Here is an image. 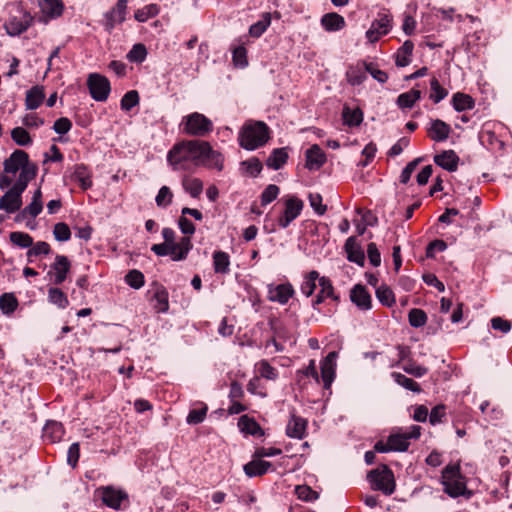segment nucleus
Instances as JSON below:
<instances>
[{
	"instance_id": "24",
	"label": "nucleus",
	"mask_w": 512,
	"mask_h": 512,
	"mask_svg": "<svg viewBox=\"0 0 512 512\" xmlns=\"http://www.w3.org/2000/svg\"><path fill=\"white\" fill-rule=\"evenodd\" d=\"M307 421L296 415H292L286 427V434L291 438L302 439L306 434Z\"/></svg>"
},
{
	"instance_id": "4",
	"label": "nucleus",
	"mask_w": 512,
	"mask_h": 512,
	"mask_svg": "<svg viewBox=\"0 0 512 512\" xmlns=\"http://www.w3.org/2000/svg\"><path fill=\"white\" fill-rule=\"evenodd\" d=\"M29 155L24 150H15L3 162V172L0 173V189L9 188L15 181L19 170L27 164Z\"/></svg>"
},
{
	"instance_id": "16",
	"label": "nucleus",
	"mask_w": 512,
	"mask_h": 512,
	"mask_svg": "<svg viewBox=\"0 0 512 512\" xmlns=\"http://www.w3.org/2000/svg\"><path fill=\"white\" fill-rule=\"evenodd\" d=\"M32 19L29 13H22L20 17L13 16L5 23V29L9 35H19L27 30L31 25Z\"/></svg>"
},
{
	"instance_id": "60",
	"label": "nucleus",
	"mask_w": 512,
	"mask_h": 512,
	"mask_svg": "<svg viewBox=\"0 0 512 512\" xmlns=\"http://www.w3.org/2000/svg\"><path fill=\"white\" fill-rule=\"evenodd\" d=\"M139 103V94L136 90L128 91L121 99V109L125 111L131 110Z\"/></svg>"
},
{
	"instance_id": "13",
	"label": "nucleus",
	"mask_w": 512,
	"mask_h": 512,
	"mask_svg": "<svg viewBox=\"0 0 512 512\" xmlns=\"http://www.w3.org/2000/svg\"><path fill=\"white\" fill-rule=\"evenodd\" d=\"M71 263L69 259L64 255H57L54 263L51 265L49 275L53 277V283L55 285L62 284L70 270Z\"/></svg>"
},
{
	"instance_id": "49",
	"label": "nucleus",
	"mask_w": 512,
	"mask_h": 512,
	"mask_svg": "<svg viewBox=\"0 0 512 512\" xmlns=\"http://www.w3.org/2000/svg\"><path fill=\"white\" fill-rule=\"evenodd\" d=\"M259 376L267 380H276L278 377L277 370L272 367L267 360H261L256 364Z\"/></svg>"
},
{
	"instance_id": "62",
	"label": "nucleus",
	"mask_w": 512,
	"mask_h": 512,
	"mask_svg": "<svg viewBox=\"0 0 512 512\" xmlns=\"http://www.w3.org/2000/svg\"><path fill=\"white\" fill-rule=\"evenodd\" d=\"M126 283L134 289H139L144 285V275L138 270H131L125 276Z\"/></svg>"
},
{
	"instance_id": "38",
	"label": "nucleus",
	"mask_w": 512,
	"mask_h": 512,
	"mask_svg": "<svg viewBox=\"0 0 512 512\" xmlns=\"http://www.w3.org/2000/svg\"><path fill=\"white\" fill-rule=\"evenodd\" d=\"M288 159V153L284 148L273 150L272 154L268 157L266 165L274 170L280 169Z\"/></svg>"
},
{
	"instance_id": "8",
	"label": "nucleus",
	"mask_w": 512,
	"mask_h": 512,
	"mask_svg": "<svg viewBox=\"0 0 512 512\" xmlns=\"http://www.w3.org/2000/svg\"><path fill=\"white\" fill-rule=\"evenodd\" d=\"M420 435L421 427L419 425H412L406 431L399 429L398 431L391 433L388 436V441L390 443L392 451L405 452L408 450L410 446V440H416L420 437Z\"/></svg>"
},
{
	"instance_id": "25",
	"label": "nucleus",
	"mask_w": 512,
	"mask_h": 512,
	"mask_svg": "<svg viewBox=\"0 0 512 512\" xmlns=\"http://www.w3.org/2000/svg\"><path fill=\"white\" fill-rule=\"evenodd\" d=\"M366 68L365 61H361L356 63L355 65H351L348 67L346 71V79L349 84L352 86H357L362 84L366 79Z\"/></svg>"
},
{
	"instance_id": "36",
	"label": "nucleus",
	"mask_w": 512,
	"mask_h": 512,
	"mask_svg": "<svg viewBox=\"0 0 512 512\" xmlns=\"http://www.w3.org/2000/svg\"><path fill=\"white\" fill-rule=\"evenodd\" d=\"M104 17V28L110 33L117 24L125 21L126 13L112 8L110 11L105 13Z\"/></svg>"
},
{
	"instance_id": "32",
	"label": "nucleus",
	"mask_w": 512,
	"mask_h": 512,
	"mask_svg": "<svg viewBox=\"0 0 512 512\" xmlns=\"http://www.w3.org/2000/svg\"><path fill=\"white\" fill-rule=\"evenodd\" d=\"M71 179L78 183L83 190H87L92 186L91 174L83 165L75 166Z\"/></svg>"
},
{
	"instance_id": "33",
	"label": "nucleus",
	"mask_w": 512,
	"mask_h": 512,
	"mask_svg": "<svg viewBox=\"0 0 512 512\" xmlns=\"http://www.w3.org/2000/svg\"><path fill=\"white\" fill-rule=\"evenodd\" d=\"M153 307L158 313L167 312L169 309L168 292L163 286H157L153 294Z\"/></svg>"
},
{
	"instance_id": "47",
	"label": "nucleus",
	"mask_w": 512,
	"mask_h": 512,
	"mask_svg": "<svg viewBox=\"0 0 512 512\" xmlns=\"http://www.w3.org/2000/svg\"><path fill=\"white\" fill-rule=\"evenodd\" d=\"M9 238L12 244L20 248H29L33 245V238L25 232H11Z\"/></svg>"
},
{
	"instance_id": "27",
	"label": "nucleus",
	"mask_w": 512,
	"mask_h": 512,
	"mask_svg": "<svg viewBox=\"0 0 512 512\" xmlns=\"http://www.w3.org/2000/svg\"><path fill=\"white\" fill-rule=\"evenodd\" d=\"M321 25L328 32H335L343 29L346 25L345 19L335 12L326 13L321 17Z\"/></svg>"
},
{
	"instance_id": "10",
	"label": "nucleus",
	"mask_w": 512,
	"mask_h": 512,
	"mask_svg": "<svg viewBox=\"0 0 512 512\" xmlns=\"http://www.w3.org/2000/svg\"><path fill=\"white\" fill-rule=\"evenodd\" d=\"M392 17L386 12H380L366 31V38L370 43L377 42L382 36L389 33L392 28Z\"/></svg>"
},
{
	"instance_id": "7",
	"label": "nucleus",
	"mask_w": 512,
	"mask_h": 512,
	"mask_svg": "<svg viewBox=\"0 0 512 512\" xmlns=\"http://www.w3.org/2000/svg\"><path fill=\"white\" fill-rule=\"evenodd\" d=\"M367 479L372 489L381 491L385 495H391L395 491V479L392 470L387 465H381L371 470Z\"/></svg>"
},
{
	"instance_id": "41",
	"label": "nucleus",
	"mask_w": 512,
	"mask_h": 512,
	"mask_svg": "<svg viewBox=\"0 0 512 512\" xmlns=\"http://www.w3.org/2000/svg\"><path fill=\"white\" fill-rule=\"evenodd\" d=\"M343 121L348 126H358L363 121V113L360 109L344 107L342 112Z\"/></svg>"
},
{
	"instance_id": "61",
	"label": "nucleus",
	"mask_w": 512,
	"mask_h": 512,
	"mask_svg": "<svg viewBox=\"0 0 512 512\" xmlns=\"http://www.w3.org/2000/svg\"><path fill=\"white\" fill-rule=\"evenodd\" d=\"M53 235L57 241H68L71 237V231L66 223L59 222L54 225Z\"/></svg>"
},
{
	"instance_id": "6",
	"label": "nucleus",
	"mask_w": 512,
	"mask_h": 512,
	"mask_svg": "<svg viewBox=\"0 0 512 512\" xmlns=\"http://www.w3.org/2000/svg\"><path fill=\"white\" fill-rule=\"evenodd\" d=\"M180 126L185 134L198 137H204L213 130L212 121L198 112L184 116Z\"/></svg>"
},
{
	"instance_id": "2",
	"label": "nucleus",
	"mask_w": 512,
	"mask_h": 512,
	"mask_svg": "<svg viewBox=\"0 0 512 512\" xmlns=\"http://www.w3.org/2000/svg\"><path fill=\"white\" fill-rule=\"evenodd\" d=\"M201 140H184L176 143L167 154V161L175 171H194L200 166Z\"/></svg>"
},
{
	"instance_id": "58",
	"label": "nucleus",
	"mask_w": 512,
	"mask_h": 512,
	"mask_svg": "<svg viewBox=\"0 0 512 512\" xmlns=\"http://www.w3.org/2000/svg\"><path fill=\"white\" fill-rule=\"evenodd\" d=\"M207 410L208 408L206 405H202L201 408L190 410L186 418L187 423L190 425L202 423L206 417Z\"/></svg>"
},
{
	"instance_id": "53",
	"label": "nucleus",
	"mask_w": 512,
	"mask_h": 512,
	"mask_svg": "<svg viewBox=\"0 0 512 512\" xmlns=\"http://www.w3.org/2000/svg\"><path fill=\"white\" fill-rule=\"evenodd\" d=\"M431 86V94L430 99L433 100L434 103H439L443 100L448 92L445 88H443L436 77H433L430 81Z\"/></svg>"
},
{
	"instance_id": "35",
	"label": "nucleus",
	"mask_w": 512,
	"mask_h": 512,
	"mask_svg": "<svg viewBox=\"0 0 512 512\" xmlns=\"http://www.w3.org/2000/svg\"><path fill=\"white\" fill-rule=\"evenodd\" d=\"M319 279H321L319 273L315 270L310 271L308 274L304 276L303 282L301 283L300 290L306 296L310 297L316 287L317 283H319Z\"/></svg>"
},
{
	"instance_id": "46",
	"label": "nucleus",
	"mask_w": 512,
	"mask_h": 512,
	"mask_svg": "<svg viewBox=\"0 0 512 512\" xmlns=\"http://www.w3.org/2000/svg\"><path fill=\"white\" fill-rule=\"evenodd\" d=\"M377 299L385 306L391 307L395 303L393 291L385 284L376 288Z\"/></svg>"
},
{
	"instance_id": "31",
	"label": "nucleus",
	"mask_w": 512,
	"mask_h": 512,
	"mask_svg": "<svg viewBox=\"0 0 512 512\" xmlns=\"http://www.w3.org/2000/svg\"><path fill=\"white\" fill-rule=\"evenodd\" d=\"M272 464L268 461L252 460L244 465V472L248 477L261 476L268 472Z\"/></svg>"
},
{
	"instance_id": "48",
	"label": "nucleus",
	"mask_w": 512,
	"mask_h": 512,
	"mask_svg": "<svg viewBox=\"0 0 512 512\" xmlns=\"http://www.w3.org/2000/svg\"><path fill=\"white\" fill-rule=\"evenodd\" d=\"M159 13V7L156 4H149L141 9H138L134 18L138 22H146L148 19L155 17Z\"/></svg>"
},
{
	"instance_id": "34",
	"label": "nucleus",
	"mask_w": 512,
	"mask_h": 512,
	"mask_svg": "<svg viewBox=\"0 0 512 512\" xmlns=\"http://www.w3.org/2000/svg\"><path fill=\"white\" fill-rule=\"evenodd\" d=\"M413 48H414L413 42L410 40H407L398 49L396 56H395V62L398 67H405L410 64Z\"/></svg>"
},
{
	"instance_id": "11",
	"label": "nucleus",
	"mask_w": 512,
	"mask_h": 512,
	"mask_svg": "<svg viewBox=\"0 0 512 512\" xmlns=\"http://www.w3.org/2000/svg\"><path fill=\"white\" fill-rule=\"evenodd\" d=\"M284 211L278 218L281 228H287L301 213L304 203L295 196L288 197L284 202Z\"/></svg>"
},
{
	"instance_id": "30",
	"label": "nucleus",
	"mask_w": 512,
	"mask_h": 512,
	"mask_svg": "<svg viewBox=\"0 0 512 512\" xmlns=\"http://www.w3.org/2000/svg\"><path fill=\"white\" fill-rule=\"evenodd\" d=\"M40 8L47 18L53 19L62 15L64 4L61 0H42Z\"/></svg>"
},
{
	"instance_id": "18",
	"label": "nucleus",
	"mask_w": 512,
	"mask_h": 512,
	"mask_svg": "<svg viewBox=\"0 0 512 512\" xmlns=\"http://www.w3.org/2000/svg\"><path fill=\"white\" fill-rule=\"evenodd\" d=\"M450 132V125L440 119L432 120L430 127L427 129L428 136L435 142L447 140Z\"/></svg>"
},
{
	"instance_id": "55",
	"label": "nucleus",
	"mask_w": 512,
	"mask_h": 512,
	"mask_svg": "<svg viewBox=\"0 0 512 512\" xmlns=\"http://www.w3.org/2000/svg\"><path fill=\"white\" fill-rule=\"evenodd\" d=\"M51 251L50 245L45 241H39L31 246L27 252L28 260L31 262L33 257L48 255Z\"/></svg>"
},
{
	"instance_id": "40",
	"label": "nucleus",
	"mask_w": 512,
	"mask_h": 512,
	"mask_svg": "<svg viewBox=\"0 0 512 512\" xmlns=\"http://www.w3.org/2000/svg\"><path fill=\"white\" fill-rule=\"evenodd\" d=\"M184 190L193 198H197L203 191V183L198 178L185 177L182 181Z\"/></svg>"
},
{
	"instance_id": "28",
	"label": "nucleus",
	"mask_w": 512,
	"mask_h": 512,
	"mask_svg": "<svg viewBox=\"0 0 512 512\" xmlns=\"http://www.w3.org/2000/svg\"><path fill=\"white\" fill-rule=\"evenodd\" d=\"M45 99V92L42 86H33L26 92L25 106L28 110L37 109Z\"/></svg>"
},
{
	"instance_id": "17",
	"label": "nucleus",
	"mask_w": 512,
	"mask_h": 512,
	"mask_svg": "<svg viewBox=\"0 0 512 512\" xmlns=\"http://www.w3.org/2000/svg\"><path fill=\"white\" fill-rule=\"evenodd\" d=\"M344 250L347 254V259L350 262H354L360 266L364 265L365 255L360 244L357 242L355 236H350L344 245Z\"/></svg>"
},
{
	"instance_id": "5",
	"label": "nucleus",
	"mask_w": 512,
	"mask_h": 512,
	"mask_svg": "<svg viewBox=\"0 0 512 512\" xmlns=\"http://www.w3.org/2000/svg\"><path fill=\"white\" fill-rule=\"evenodd\" d=\"M441 483L444 486V492L452 498L462 496L467 491L459 464H449L443 469Z\"/></svg>"
},
{
	"instance_id": "59",
	"label": "nucleus",
	"mask_w": 512,
	"mask_h": 512,
	"mask_svg": "<svg viewBox=\"0 0 512 512\" xmlns=\"http://www.w3.org/2000/svg\"><path fill=\"white\" fill-rule=\"evenodd\" d=\"M238 425L240 426L241 430L246 432L250 435H256L258 431L261 430L260 426L256 421L253 419L248 418L247 416H242L239 419Z\"/></svg>"
},
{
	"instance_id": "63",
	"label": "nucleus",
	"mask_w": 512,
	"mask_h": 512,
	"mask_svg": "<svg viewBox=\"0 0 512 512\" xmlns=\"http://www.w3.org/2000/svg\"><path fill=\"white\" fill-rule=\"evenodd\" d=\"M366 73H369L379 83H385L388 80L386 72L380 70L373 62L365 61Z\"/></svg>"
},
{
	"instance_id": "42",
	"label": "nucleus",
	"mask_w": 512,
	"mask_h": 512,
	"mask_svg": "<svg viewBox=\"0 0 512 512\" xmlns=\"http://www.w3.org/2000/svg\"><path fill=\"white\" fill-rule=\"evenodd\" d=\"M452 104L455 110L465 111L474 107V100L467 94L456 93L453 95Z\"/></svg>"
},
{
	"instance_id": "23",
	"label": "nucleus",
	"mask_w": 512,
	"mask_h": 512,
	"mask_svg": "<svg viewBox=\"0 0 512 512\" xmlns=\"http://www.w3.org/2000/svg\"><path fill=\"white\" fill-rule=\"evenodd\" d=\"M434 162L443 169L453 172L457 170L459 157L453 150H446L436 155Z\"/></svg>"
},
{
	"instance_id": "50",
	"label": "nucleus",
	"mask_w": 512,
	"mask_h": 512,
	"mask_svg": "<svg viewBox=\"0 0 512 512\" xmlns=\"http://www.w3.org/2000/svg\"><path fill=\"white\" fill-rule=\"evenodd\" d=\"M18 301L12 293H4L0 297V309L5 314H10L16 310Z\"/></svg>"
},
{
	"instance_id": "52",
	"label": "nucleus",
	"mask_w": 512,
	"mask_h": 512,
	"mask_svg": "<svg viewBox=\"0 0 512 512\" xmlns=\"http://www.w3.org/2000/svg\"><path fill=\"white\" fill-rule=\"evenodd\" d=\"M147 56V49L144 44H135L127 54V59L130 62L141 63Z\"/></svg>"
},
{
	"instance_id": "1",
	"label": "nucleus",
	"mask_w": 512,
	"mask_h": 512,
	"mask_svg": "<svg viewBox=\"0 0 512 512\" xmlns=\"http://www.w3.org/2000/svg\"><path fill=\"white\" fill-rule=\"evenodd\" d=\"M38 172V167L34 162L27 160L19 170L13 184L7 188L5 194L0 198V210L12 214L22 207V194L26 190L28 183L33 180Z\"/></svg>"
},
{
	"instance_id": "12",
	"label": "nucleus",
	"mask_w": 512,
	"mask_h": 512,
	"mask_svg": "<svg viewBox=\"0 0 512 512\" xmlns=\"http://www.w3.org/2000/svg\"><path fill=\"white\" fill-rule=\"evenodd\" d=\"M201 146L203 153L201 154L200 165L222 171L224 168L223 155L220 152L213 150L211 145L206 141H202Z\"/></svg>"
},
{
	"instance_id": "54",
	"label": "nucleus",
	"mask_w": 512,
	"mask_h": 512,
	"mask_svg": "<svg viewBox=\"0 0 512 512\" xmlns=\"http://www.w3.org/2000/svg\"><path fill=\"white\" fill-rule=\"evenodd\" d=\"M11 138L20 146H28L32 143L29 133L22 127H16L11 131Z\"/></svg>"
},
{
	"instance_id": "15",
	"label": "nucleus",
	"mask_w": 512,
	"mask_h": 512,
	"mask_svg": "<svg viewBox=\"0 0 512 512\" xmlns=\"http://www.w3.org/2000/svg\"><path fill=\"white\" fill-rule=\"evenodd\" d=\"M336 358L337 352L332 351L321 362V378L326 389L330 388L335 378Z\"/></svg>"
},
{
	"instance_id": "29",
	"label": "nucleus",
	"mask_w": 512,
	"mask_h": 512,
	"mask_svg": "<svg viewBox=\"0 0 512 512\" xmlns=\"http://www.w3.org/2000/svg\"><path fill=\"white\" fill-rule=\"evenodd\" d=\"M43 209V202H42V191L40 188L36 189L32 201L29 205H27L20 213L19 216L22 218L29 215L32 218L37 217Z\"/></svg>"
},
{
	"instance_id": "51",
	"label": "nucleus",
	"mask_w": 512,
	"mask_h": 512,
	"mask_svg": "<svg viewBox=\"0 0 512 512\" xmlns=\"http://www.w3.org/2000/svg\"><path fill=\"white\" fill-rule=\"evenodd\" d=\"M408 320L412 327L419 328L426 324L427 315L422 309L413 308L409 311Z\"/></svg>"
},
{
	"instance_id": "22",
	"label": "nucleus",
	"mask_w": 512,
	"mask_h": 512,
	"mask_svg": "<svg viewBox=\"0 0 512 512\" xmlns=\"http://www.w3.org/2000/svg\"><path fill=\"white\" fill-rule=\"evenodd\" d=\"M192 247L190 237H182L179 242L171 245L169 255L173 261L184 260Z\"/></svg>"
},
{
	"instance_id": "37",
	"label": "nucleus",
	"mask_w": 512,
	"mask_h": 512,
	"mask_svg": "<svg viewBox=\"0 0 512 512\" xmlns=\"http://www.w3.org/2000/svg\"><path fill=\"white\" fill-rule=\"evenodd\" d=\"M230 257L224 251H215L213 253V267L215 273L227 274L229 272Z\"/></svg>"
},
{
	"instance_id": "56",
	"label": "nucleus",
	"mask_w": 512,
	"mask_h": 512,
	"mask_svg": "<svg viewBox=\"0 0 512 512\" xmlns=\"http://www.w3.org/2000/svg\"><path fill=\"white\" fill-rule=\"evenodd\" d=\"M241 166L244 168L245 173L252 177L258 176L262 171L261 162L259 161V159L254 157L241 162Z\"/></svg>"
},
{
	"instance_id": "64",
	"label": "nucleus",
	"mask_w": 512,
	"mask_h": 512,
	"mask_svg": "<svg viewBox=\"0 0 512 512\" xmlns=\"http://www.w3.org/2000/svg\"><path fill=\"white\" fill-rule=\"evenodd\" d=\"M173 198V194L169 187L162 186L158 191V194L155 198L156 204L159 207H167L171 204Z\"/></svg>"
},
{
	"instance_id": "45",
	"label": "nucleus",
	"mask_w": 512,
	"mask_h": 512,
	"mask_svg": "<svg viewBox=\"0 0 512 512\" xmlns=\"http://www.w3.org/2000/svg\"><path fill=\"white\" fill-rule=\"evenodd\" d=\"M391 376L398 385L404 387L405 389L416 392V393L421 392L420 385L417 382H415L413 379L408 378L405 375L398 373V372H393L391 374Z\"/></svg>"
},
{
	"instance_id": "39",
	"label": "nucleus",
	"mask_w": 512,
	"mask_h": 512,
	"mask_svg": "<svg viewBox=\"0 0 512 512\" xmlns=\"http://www.w3.org/2000/svg\"><path fill=\"white\" fill-rule=\"evenodd\" d=\"M420 98L421 91L413 88L408 92L400 94L397 98V104L400 108H411Z\"/></svg>"
},
{
	"instance_id": "14",
	"label": "nucleus",
	"mask_w": 512,
	"mask_h": 512,
	"mask_svg": "<svg viewBox=\"0 0 512 512\" xmlns=\"http://www.w3.org/2000/svg\"><path fill=\"white\" fill-rule=\"evenodd\" d=\"M98 492L101 494L103 503L115 510L119 509L121 502L127 499V494L124 491L111 486L101 487Z\"/></svg>"
},
{
	"instance_id": "21",
	"label": "nucleus",
	"mask_w": 512,
	"mask_h": 512,
	"mask_svg": "<svg viewBox=\"0 0 512 512\" xmlns=\"http://www.w3.org/2000/svg\"><path fill=\"white\" fill-rule=\"evenodd\" d=\"M293 294L294 289L290 283L280 284L269 289V299L280 304H286Z\"/></svg>"
},
{
	"instance_id": "19",
	"label": "nucleus",
	"mask_w": 512,
	"mask_h": 512,
	"mask_svg": "<svg viewBox=\"0 0 512 512\" xmlns=\"http://www.w3.org/2000/svg\"><path fill=\"white\" fill-rule=\"evenodd\" d=\"M306 168L318 170L326 162V156L318 145H313L306 151Z\"/></svg>"
},
{
	"instance_id": "9",
	"label": "nucleus",
	"mask_w": 512,
	"mask_h": 512,
	"mask_svg": "<svg viewBox=\"0 0 512 512\" xmlns=\"http://www.w3.org/2000/svg\"><path fill=\"white\" fill-rule=\"evenodd\" d=\"M87 86L91 97L99 102L106 101L111 91L109 80L97 73H92L88 76Z\"/></svg>"
},
{
	"instance_id": "26",
	"label": "nucleus",
	"mask_w": 512,
	"mask_h": 512,
	"mask_svg": "<svg viewBox=\"0 0 512 512\" xmlns=\"http://www.w3.org/2000/svg\"><path fill=\"white\" fill-rule=\"evenodd\" d=\"M64 427L60 422L47 421L43 428V438L51 443L59 442L64 436Z\"/></svg>"
},
{
	"instance_id": "57",
	"label": "nucleus",
	"mask_w": 512,
	"mask_h": 512,
	"mask_svg": "<svg viewBox=\"0 0 512 512\" xmlns=\"http://www.w3.org/2000/svg\"><path fill=\"white\" fill-rule=\"evenodd\" d=\"M320 291L319 294L323 295V297L326 298H332L335 301H338V296L334 294V288L329 278L323 276L321 279H319V285Z\"/></svg>"
},
{
	"instance_id": "3",
	"label": "nucleus",
	"mask_w": 512,
	"mask_h": 512,
	"mask_svg": "<svg viewBox=\"0 0 512 512\" xmlns=\"http://www.w3.org/2000/svg\"><path fill=\"white\" fill-rule=\"evenodd\" d=\"M269 128L262 121H247L239 132V144L246 150H255L269 140Z\"/></svg>"
},
{
	"instance_id": "20",
	"label": "nucleus",
	"mask_w": 512,
	"mask_h": 512,
	"mask_svg": "<svg viewBox=\"0 0 512 512\" xmlns=\"http://www.w3.org/2000/svg\"><path fill=\"white\" fill-rule=\"evenodd\" d=\"M351 301L360 309L371 308V295L363 285H355L350 293Z\"/></svg>"
},
{
	"instance_id": "43",
	"label": "nucleus",
	"mask_w": 512,
	"mask_h": 512,
	"mask_svg": "<svg viewBox=\"0 0 512 512\" xmlns=\"http://www.w3.org/2000/svg\"><path fill=\"white\" fill-rule=\"evenodd\" d=\"M271 23V14L266 12L262 15L261 20L254 23L249 28V34L252 37L258 38L260 37L270 26Z\"/></svg>"
},
{
	"instance_id": "44",
	"label": "nucleus",
	"mask_w": 512,
	"mask_h": 512,
	"mask_svg": "<svg viewBox=\"0 0 512 512\" xmlns=\"http://www.w3.org/2000/svg\"><path fill=\"white\" fill-rule=\"evenodd\" d=\"M48 299L52 304L58 306L61 309H64L69 305L66 294L56 287L49 288Z\"/></svg>"
}]
</instances>
